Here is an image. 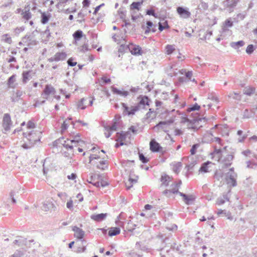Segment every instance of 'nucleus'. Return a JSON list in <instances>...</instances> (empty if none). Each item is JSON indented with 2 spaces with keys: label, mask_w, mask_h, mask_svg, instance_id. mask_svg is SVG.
Wrapping results in <instances>:
<instances>
[{
  "label": "nucleus",
  "mask_w": 257,
  "mask_h": 257,
  "mask_svg": "<svg viewBox=\"0 0 257 257\" xmlns=\"http://www.w3.org/2000/svg\"><path fill=\"white\" fill-rule=\"evenodd\" d=\"M129 51L133 55H141L142 53L141 47L133 44L130 45Z\"/></svg>",
  "instance_id": "nucleus-11"
},
{
  "label": "nucleus",
  "mask_w": 257,
  "mask_h": 257,
  "mask_svg": "<svg viewBox=\"0 0 257 257\" xmlns=\"http://www.w3.org/2000/svg\"><path fill=\"white\" fill-rule=\"evenodd\" d=\"M136 226L135 224L133 223L131 221H130L126 226V229L129 231H133Z\"/></svg>",
  "instance_id": "nucleus-39"
},
{
  "label": "nucleus",
  "mask_w": 257,
  "mask_h": 257,
  "mask_svg": "<svg viewBox=\"0 0 257 257\" xmlns=\"http://www.w3.org/2000/svg\"><path fill=\"white\" fill-rule=\"evenodd\" d=\"M117 122L116 121H115L113 122L112 125L107 126L105 127V129L107 131H115L117 130Z\"/></svg>",
  "instance_id": "nucleus-35"
},
{
  "label": "nucleus",
  "mask_w": 257,
  "mask_h": 257,
  "mask_svg": "<svg viewBox=\"0 0 257 257\" xmlns=\"http://www.w3.org/2000/svg\"><path fill=\"white\" fill-rule=\"evenodd\" d=\"M211 163L209 161H207L205 163H204L202 164L200 169L199 171L201 172L206 173L208 172V165L210 164Z\"/></svg>",
  "instance_id": "nucleus-29"
},
{
  "label": "nucleus",
  "mask_w": 257,
  "mask_h": 257,
  "mask_svg": "<svg viewBox=\"0 0 257 257\" xmlns=\"http://www.w3.org/2000/svg\"><path fill=\"white\" fill-rule=\"evenodd\" d=\"M155 115L156 114L152 108H150L149 109V111L146 114V118H153L155 117Z\"/></svg>",
  "instance_id": "nucleus-40"
},
{
  "label": "nucleus",
  "mask_w": 257,
  "mask_h": 257,
  "mask_svg": "<svg viewBox=\"0 0 257 257\" xmlns=\"http://www.w3.org/2000/svg\"><path fill=\"white\" fill-rule=\"evenodd\" d=\"M84 242L85 243V241L84 240H81L77 242L79 245L77 248V252H84L86 250V245L84 244Z\"/></svg>",
  "instance_id": "nucleus-19"
},
{
  "label": "nucleus",
  "mask_w": 257,
  "mask_h": 257,
  "mask_svg": "<svg viewBox=\"0 0 257 257\" xmlns=\"http://www.w3.org/2000/svg\"><path fill=\"white\" fill-rule=\"evenodd\" d=\"M66 57V54L65 52H58L56 53L54 57L49 58L48 61L50 62L62 61L65 59Z\"/></svg>",
  "instance_id": "nucleus-8"
},
{
  "label": "nucleus",
  "mask_w": 257,
  "mask_h": 257,
  "mask_svg": "<svg viewBox=\"0 0 257 257\" xmlns=\"http://www.w3.org/2000/svg\"><path fill=\"white\" fill-rule=\"evenodd\" d=\"M83 36V32L80 30H77L73 34V37L75 41H79Z\"/></svg>",
  "instance_id": "nucleus-22"
},
{
  "label": "nucleus",
  "mask_w": 257,
  "mask_h": 257,
  "mask_svg": "<svg viewBox=\"0 0 257 257\" xmlns=\"http://www.w3.org/2000/svg\"><path fill=\"white\" fill-rule=\"evenodd\" d=\"M238 2V0H226L223 2V5L224 8H228V11L231 13L233 11V8L236 6Z\"/></svg>",
  "instance_id": "nucleus-4"
},
{
  "label": "nucleus",
  "mask_w": 257,
  "mask_h": 257,
  "mask_svg": "<svg viewBox=\"0 0 257 257\" xmlns=\"http://www.w3.org/2000/svg\"><path fill=\"white\" fill-rule=\"evenodd\" d=\"M66 206L68 209L72 210L73 208V201L72 200L68 201L66 204Z\"/></svg>",
  "instance_id": "nucleus-63"
},
{
  "label": "nucleus",
  "mask_w": 257,
  "mask_h": 257,
  "mask_svg": "<svg viewBox=\"0 0 257 257\" xmlns=\"http://www.w3.org/2000/svg\"><path fill=\"white\" fill-rule=\"evenodd\" d=\"M150 101L148 96H144L142 97L139 102L134 106L128 107L124 103H122L121 105L123 108V113L124 115H134L137 111L145 108L146 106H149Z\"/></svg>",
  "instance_id": "nucleus-1"
},
{
  "label": "nucleus",
  "mask_w": 257,
  "mask_h": 257,
  "mask_svg": "<svg viewBox=\"0 0 257 257\" xmlns=\"http://www.w3.org/2000/svg\"><path fill=\"white\" fill-rule=\"evenodd\" d=\"M89 98H81L77 104V108H80L81 109H84L86 106L84 104V101L87 100Z\"/></svg>",
  "instance_id": "nucleus-28"
},
{
  "label": "nucleus",
  "mask_w": 257,
  "mask_h": 257,
  "mask_svg": "<svg viewBox=\"0 0 257 257\" xmlns=\"http://www.w3.org/2000/svg\"><path fill=\"white\" fill-rule=\"evenodd\" d=\"M120 232V230L119 227H111L108 231V235L110 236H114L118 234Z\"/></svg>",
  "instance_id": "nucleus-20"
},
{
  "label": "nucleus",
  "mask_w": 257,
  "mask_h": 257,
  "mask_svg": "<svg viewBox=\"0 0 257 257\" xmlns=\"http://www.w3.org/2000/svg\"><path fill=\"white\" fill-rule=\"evenodd\" d=\"M150 150L153 152H160L162 149L160 144L155 139H152L150 142Z\"/></svg>",
  "instance_id": "nucleus-10"
},
{
  "label": "nucleus",
  "mask_w": 257,
  "mask_h": 257,
  "mask_svg": "<svg viewBox=\"0 0 257 257\" xmlns=\"http://www.w3.org/2000/svg\"><path fill=\"white\" fill-rule=\"evenodd\" d=\"M58 141H60V143H61V144H62V145L65 147V148H66V149H70V150H71V149H73V145H70V144H67V143H67V141H64V140H63V139H62V140H59ZM71 144H72L71 143Z\"/></svg>",
  "instance_id": "nucleus-37"
},
{
  "label": "nucleus",
  "mask_w": 257,
  "mask_h": 257,
  "mask_svg": "<svg viewBox=\"0 0 257 257\" xmlns=\"http://www.w3.org/2000/svg\"><path fill=\"white\" fill-rule=\"evenodd\" d=\"M223 25L226 27H231L233 26V22L231 21L230 19H228L224 22Z\"/></svg>",
  "instance_id": "nucleus-52"
},
{
  "label": "nucleus",
  "mask_w": 257,
  "mask_h": 257,
  "mask_svg": "<svg viewBox=\"0 0 257 257\" xmlns=\"http://www.w3.org/2000/svg\"><path fill=\"white\" fill-rule=\"evenodd\" d=\"M106 161H102L99 162V164L97 165V168L99 169L104 170L105 168L107 166H104L105 165Z\"/></svg>",
  "instance_id": "nucleus-50"
},
{
  "label": "nucleus",
  "mask_w": 257,
  "mask_h": 257,
  "mask_svg": "<svg viewBox=\"0 0 257 257\" xmlns=\"http://www.w3.org/2000/svg\"><path fill=\"white\" fill-rule=\"evenodd\" d=\"M24 43H27L28 46L35 45L37 44V42L36 40L33 39V37L30 35H26L23 39Z\"/></svg>",
  "instance_id": "nucleus-16"
},
{
  "label": "nucleus",
  "mask_w": 257,
  "mask_h": 257,
  "mask_svg": "<svg viewBox=\"0 0 257 257\" xmlns=\"http://www.w3.org/2000/svg\"><path fill=\"white\" fill-rule=\"evenodd\" d=\"M166 229L169 231H175L177 229V226L174 224L170 225V226H167Z\"/></svg>",
  "instance_id": "nucleus-56"
},
{
  "label": "nucleus",
  "mask_w": 257,
  "mask_h": 257,
  "mask_svg": "<svg viewBox=\"0 0 257 257\" xmlns=\"http://www.w3.org/2000/svg\"><path fill=\"white\" fill-rule=\"evenodd\" d=\"M67 63L68 65L70 66H74L77 64L76 62H73L72 59L71 58H70L68 60Z\"/></svg>",
  "instance_id": "nucleus-62"
},
{
  "label": "nucleus",
  "mask_w": 257,
  "mask_h": 257,
  "mask_svg": "<svg viewBox=\"0 0 257 257\" xmlns=\"http://www.w3.org/2000/svg\"><path fill=\"white\" fill-rule=\"evenodd\" d=\"M80 136L79 134H77L73 137V139L70 141L71 144H79L84 143V141L81 140L80 138Z\"/></svg>",
  "instance_id": "nucleus-26"
},
{
  "label": "nucleus",
  "mask_w": 257,
  "mask_h": 257,
  "mask_svg": "<svg viewBox=\"0 0 257 257\" xmlns=\"http://www.w3.org/2000/svg\"><path fill=\"white\" fill-rule=\"evenodd\" d=\"M171 186L172 187V189L169 190L171 194H179V192H180L179 191V188H177V187H175V186H174L173 184H172L171 185Z\"/></svg>",
  "instance_id": "nucleus-48"
},
{
  "label": "nucleus",
  "mask_w": 257,
  "mask_h": 257,
  "mask_svg": "<svg viewBox=\"0 0 257 257\" xmlns=\"http://www.w3.org/2000/svg\"><path fill=\"white\" fill-rule=\"evenodd\" d=\"M193 120L189 119L187 117H184L182 118L181 122L185 123L186 122H189V124H190L192 122Z\"/></svg>",
  "instance_id": "nucleus-60"
},
{
  "label": "nucleus",
  "mask_w": 257,
  "mask_h": 257,
  "mask_svg": "<svg viewBox=\"0 0 257 257\" xmlns=\"http://www.w3.org/2000/svg\"><path fill=\"white\" fill-rule=\"evenodd\" d=\"M143 1L133 2L131 5V10H140V7L143 4Z\"/></svg>",
  "instance_id": "nucleus-30"
},
{
  "label": "nucleus",
  "mask_w": 257,
  "mask_h": 257,
  "mask_svg": "<svg viewBox=\"0 0 257 257\" xmlns=\"http://www.w3.org/2000/svg\"><path fill=\"white\" fill-rule=\"evenodd\" d=\"M101 80L103 81L104 84H107L111 82V80L109 78H107L106 77L103 76L101 78Z\"/></svg>",
  "instance_id": "nucleus-61"
},
{
  "label": "nucleus",
  "mask_w": 257,
  "mask_h": 257,
  "mask_svg": "<svg viewBox=\"0 0 257 257\" xmlns=\"http://www.w3.org/2000/svg\"><path fill=\"white\" fill-rule=\"evenodd\" d=\"M72 230L74 231L75 237L79 239L83 238L84 235V231L82 229L77 226H74Z\"/></svg>",
  "instance_id": "nucleus-12"
},
{
  "label": "nucleus",
  "mask_w": 257,
  "mask_h": 257,
  "mask_svg": "<svg viewBox=\"0 0 257 257\" xmlns=\"http://www.w3.org/2000/svg\"><path fill=\"white\" fill-rule=\"evenodd\" d=\"M3 126L6 131L10 130L12 124L11 116L9 114L5 113L3 119Z\"/></svg>",
  "instance_id": "nucleus-6"
},
{
  "label": "nucleus",
  "mask_w": 257,
  "mask_h": 257,
  "mask_svg": "<svg viewBox=\"0 0 257 257\" xmlns=\"http://www.w3.org/2000/svg\"><path fill=\"white\" fill-rule=\"evenodd\" d=\"M129 134L128 132L124 133L123 132H118L116 133L117 142H123L124 141L127 137V136Z\"/></svg>",
  "instance_id": "nucleus-18"
},
{
  "label": "nucleus",
  "mask_w": 257,
  "mask_h": 257,
  "mask_svg": "<svg viewBox=\"0 0 257 257\" xmlns=\"http://www.w3.org/2000/svg\"><path fill=\"white\" fill-rule=\"evenodd\" d=\"M199 9L206 10L208 8V5L204 2H201V4L198 6Z\"/></svg>",
  "instance_id": "nucleus-54"
},
{
  "label": "nucleus",
  "mask_w": 257,
  "mask_h": 257,
  "mask_svg": "<svg viewBox=\"0 0 257 257\" xmlns=\"http://www.w3.org/2000/svg\"><path fill=\"white\" fill-rule=\"evenodd\" d=\"M225 200H229L226 196H223V198H218L217 199L216 203L219 205H222L225 203Z\"/></svg>",
  "instance_id": "nucleus-43"
},
{
  "label": "nucleus",
  "mask_w": 257,
  "mask_h": 257,
  "mask_svg": "<svg viewBox=\"0 0 257 257\" xmlns=\"http://www.w3.org/2000/svg\"><path fill=\"white\" fill-rule=\"evenodd\" d=\"M254 51V46L253 45H249L246 49V52L248 54H251Z\"/></svg>",
  "instance_id": "nucleus-51"
},
{
  "label": "nucleus",
  "mask_w": 257,
  "mask_h": 257,
  "mask_svg": "<svg viewBox=\"0 0 257 257\" xmlns=\"http://www.w3.org/2000/svg\"><path fill=\"white\" fill-rule=\"evenodd\" d=\"M199 144H194L192 146V148L190 150V153L192 155L195 154V153L196 152V150L199 148Z\"/></svg>",
  "instance_id": "nucleus-44"
},
{
  "label": "nucleus",
  "mask_w": 257,
  "mask_h": 257,
  "mask_svg": "<svg viewBox=\"0 0 257 257\" xmlns=\"http://www.w3.org/2000/svg\"><path fill=\"white\" fill-rule=\"evenodd\" d=\"M147 15L150 16H153L155 18H157V15L155 13V11L153 9L148 10L146 12Z\"/></svg>",
  "instance_id": "nucleus-53"
},
{
  "label": "nucleus",
  "mask_w": 257,
  "mask_h": 257,
  "mask_svg": "<svg viewBox=\"0 0 257 257\" xmlns=\"http://www.w3.org/2000/svg\"><path fill=\"white\" fill-rule=\"evenodd\" d=\"M170 177L168 175L162 176L161 177V181L162 182V185L165 186L169 185V182L170 181Z\"/></svg>",
  "instance_id": "nucleus-33"
},
{
  "label": "nucleus",
  "mask_w": 257,
  "mask_h": 257,
  "mask_svg": "<svg viewBox=\"0 0 257 257\" xmlns=\"http://www.w3.org/2000/svg\"><path fill=\"white\" fill-rule=\"evenodd\" d=\"M50 18V14H46V13H41V23L43 24H45L48 23Z\"/></svg>",
  "instance_id": "nucleus-21"
},
{
  "label": "nucleus",
  "mask_w": 257,
  "mask_h": 257,
  "mask_svg": "<svg viewBox=\"0 0 257 257\" xmlns=\"http://www.w3.org/2000/svg\"><path fill=\"white\" fill-rule=\"evenodd\" d=\"M214 141L217 142L220 146H222L221 139L218 137H213L212 134H206L202 140V142L205 143H209Z\"/></svg>",
  "instance_id": "nucleus-3"
},
{
  "label": "nucleus",
  "mask_w": 257,
  "mask_h": 257,
  "mask_svg": "<svg viewBox=\"0 0 257 257\" xmlns=\"http://www.w3.org/2000/svg\"><path fill=\"white\" fill-rule=\"evenodd\" d=\"M192 75V71H188V72H185V76L186 78L188 79V80L191 78Z\"/></svg>",
  "instance_id": "nucleus-64"
},
{
  "label": "nucleus",
  "mask_w": 257,
  "mask_h": 257,
  "mask_svg": "<svg viewBox=\"0 0 257 257\" xmlns=\"http://www.w3.org/2000/svg\"><path fill=\"white\" fill-rule=\"evenodd\" d=\"M30 71H24L23 73V82L24 83H26L27 81L29 80Z\"/></svg>",
  "instance_id": "nucleus-41"
},
{
  "label": "nucleus",
  "mask_w": 257,
  "mask_h": 257,
  "mask_svg": "<svg viewBox=\"0 0 257 257\" xmlns=\"http://www.w3.org/2000/svg\"><path fill=\"white\" fill-rule=\"evenodd\" d=\"M182 168V163L181 162L176 163L173 167V171L176 173H178Z\"/></svg>",
  "instance_id": "nucleus-36"
},
{
  "label": "nucleus",
  "mask_w": 257,
  "mask_h": 257,
  "mask_svg": "<svg viewBox=\"0 0 257 257\" xmlns=\"http://www.w3.org/2000/svg\"><path fill=\"white\" fill-rule=\"evenodd\" d=\"M166 49L168 54H171L175 50V48L172 45H168L166 47Z\"/></svg>",
  "instance_id": "nucleus-47"
},
{
  "label": "nucleus",
  "mask_w": 257,
  "mask_h": 257,
  "mask_svg": "<svg viewBox=\"0 0 257 257\" xmlns=\"http://www.w3.org/2000/svg\"><path fill=\"white\" fill-rule=\"evenodd\" d=\"M72 118L71 117H70L68 119H66L65 121H64V122H63V124H62V126H61V132H62V133H63L64 131H65L67 128V127L68 126V125H69V121Z\"/></svg>",
  "instance_id": "nucleus-34"
},
{
  "label": "nucleus",
  "mask_w": 257,
  "mask_h": 257,
  "mask_svg": "<svg viewBox=\"0 0 257 257\" xmlns=\"http://www.w3.org/2000/svg\"><path fill=\"white\" fill-rule=\"evenodd\" d=\"M129 48H130V45H126L124 44H121L118 49V52L119 53H124V52H125L127 50H129Z\"/></svg>",
  "instance_id": "nucleus-38"
},
{
  "label": "nucleus",
  "mask_w": 257,
  "mask_h": 257,
  "mask_svg": "<svg viewBox=\"0 0 257 257\" xmlns=\"http://www.w3.org/2000/svg\"><path fill=\"white\" fill-rule=\"evenodd\" d=\"M255 89L253 87H246L244 89V93L247 95L250 96L254 93Z\"/></svg>",
  "instance_id": "nucleus-32"
},
{
  "label": "nucleus",
  "mask_w": 257,
  "mask_h": 257,
  "mask_svg": "<svg viewBox=\"0 0 257 257\" xmlns=\"http://www.w3.org/2000/svg\"><path fill=\"white\" fill-rule=\"evenodd\" d=\"M233 159V156L232 155H227L224 158L222 161V163L223 164V168H227L230 166L232 164V161Z\"/></svg>",
  "instance_id": "nucleus-14"
},
{
  "label": "nucleus",
  "mask_w": 257,
  "mask_h": 257,
  "mask_svg": "<svg viewBox=\"0 0 257 257\" xmlns=\"http://www.w3.org/2000/svg\"><path fill=\"white\" fill-rule=\"evenodd\" d=\"M107 215V213H100L97 214H92L91 215V219L97 222L101 221L105 219Z\"/></svg>",
  "instance_id": "nucleus-15"
},
{
  "label": "nucleus",
  "mask_w": 257,
  "mask_h": 257,
  "mask_svg": "<svg viewBox=\"0 0 257 257\" xmlns=\"http://www.w3.org/2000/svg\"><path fill=\"white\" fill-rule=\"evenodd\" d=\"M2 39L4 41L9 44H11L12 42L11 38L9 37L8 34L4 35L2 36Z\"/></svg>",
  "instance_id": "nucleus-45"
},
{
  "label": "nucleus",
  "mask_w": 257,
  "mask_h": 257,
  "mask_svg": "<svg viewBox=\"0 0 257 257\" xmlns=\"http://www.w3.org/2000/svg\"><path fill=\"white\" fill-rule=\"evenodd\" d=\"M200 108V105L197 103H195L191 107L188 108L187 110L189 112L191 111L199 110Z\"/></svg>",
  "instance_id": "nucleus-42"
},
{
  "label": "nucleus",
  "mask_w": 257,
  "mask_h": 257,
  "mask_svg": "<svg viewBox=\"0 0 257 257\" xmlns=\"http://www.w3.org/2000/svg\"><path fill=\"white\" fill-rule=\"evenodd\" d=\"M212 154L216 155L218 161H219L222 158V150L220 148L217 149L216 147H215L214 150Z\"/></svg>",
  "instance_id": "nucleus-27"
},
{
  "label": "nucleus",
  "mask_w": 257,
  "mask_h": 257,
  "mask_svg": "<svg viewBox=\"0 0 257 257\" xmlns=\"http://www.w3.org/2000/svg\"><path fill=\"white\" fill-rule=\"evenodd\" d=\"M139 159L143 163H146L149 161V159L146 157L143 154L139 153Z\"/></svg>",
  "instance_id": "nucleus-46"
},
{
  "label": "nucleus",
  "mask_w": 257,
  "mask_h": 257,
  "mask_svg": "<svg viewBox=\"0 0 257 257\" xmlns=\"http://www.w3.org/2000/svg\"><path fill=\"white\" fill-rule=\"evenodd\" d=\"M56 91L55 88L50 85H46L42 94L43 97L47 99L49 95L55 94Z\"/></svg>",
  "instance_id": "nucleus-5"
},
{
  "label": "nucleus",
  "mask_w": 257,
  "mask_h": 257,
  "mask_svg": "<svg viewBox=\"0 0 257 257\" xmlns=\"http://www.w3.org/2000/svg\"><path fill=\"white\" fill-rule=\"evenodd\" d=\"M53 207V204L49 201L45 202L42 207L43 210L48 211Z\"/></svg>",
  "instance_id": "nucleus-23"
},
{
  "label": "nucleus",
  "mask_w": 257,
  "mask_h": 257,
  "mask_svg": "<svg viewBox=\"0 0 257 257\" xmlns=\"http://www.w3.org/2000/svg\"><path fill=\"white\" fill-rule=\"evenodd\" d=\"M237 174L236 173L228 172L226 174L225 180L227 184L230 186H236Z\"/></svg>",
  "instance_id": "nucleus-2"
},
{
  "label": "nucleus",
  "mask_w": 257,
  "mask_h": 257,
  "mask_svg": "<svg viewBox=\"0 0 257 257\" xmlns=\"http://www.w3.org/2000/svg\"><path fill=\"white\" fill-rule=\"evenodd\" d=\"M172 122V121H160L159 122V123L156 125V127L161 126L162 125L169 124Z\"/></svg>",
  "instance_id": "nucleus-57"
},
{
  "label": "nucleus",
  "mask_w": 257,
  "mask_h": 257,
  "mask_svg": "<svg viewBox=\"0 0 257 257\" xmlns=\"http://www.w3.org/2000/svg\"><path fill=\"white\" fill-rule=\"evenodd\" d=\"M177 13L180 15V16L184 18H188L190 17L191 13L188 11L187 9L184 8L183 7H179L177 9Z\"/></svg>",
  "instance_id": "nucleus-9"
},
{
  "label": "nucleus",
  "mask_w": 257,
  "mask_h": 257,
  "mask_svg": "<svg viewBox=\"0 0 257 257\" xmlns=\"http://www.w3.org/2000/svg\"><path fill=\"white\" fill-rule=\"evenodd\" d=\"M247 168H251V169H256L257 167V164L252 162L251 161H247Z\"/></svg>",
  "instance_id": "nucleus-49"
},
{
  "label": "nucleus",
  "mask_w": 257,
  "mask_h": 257,
  "mask_svg": "<svg viewBox=\"0 0 257 257\" xmlns=\"http://www.w3.org/2000/svg\"><path fill=\"white\" fill-rule=\"evenodd\" d=\"M17 193L18 192L15 191H12L10 194V197L8 199L11 200L13 204H15L17 202L16 199V198L17 197L16 196Z\"/></svg>",
  "instance_id": "nucleus-31"
},
{
  "label": "nucleus",
  "mask_w": 257,
  "mask_h": 257,
  "mask_svg": "<svg viewBox=\"0 0 257 257\" xmlns=\"http://www.w3.org/2000/svg\"><path fill=\"white\" fill-rule=\"evenodd\" d=\"M179 195L182 197L183 200L187 205H191L195 199V196L192 194L186 195L182 192H179Z\"/></svg>",
  "instance_id": "nucleus-7"
},
{
  "label": "nucleus",
  "mask_w": 257,
  "mask_h": 257,
  "mask_svg": "<svg viewBox=\"0 0 257 257\" xmlns=\"http://www.w3.org/2000/svg\"><path fill=\"white\" fill-rule=\"evenodd\" d=\"M228 96L234 99H239L238 94L235 92L230 93Z\"/></svg>",
  "instance_id": "nucleus-55"
},
{
  "label": "nucleus",
  "mask_w": 257,
  "mask_h": 257,
  "mask_svg": "<svg viewBox=\"0 0 257 257\" xmlns=\"http://www.w3.org/2000/svg\"><path fill=\"white\" fill-rule=\"evenodd\" d=\"M89 49L88 48V46L87 44H84L80 50V51L84 53L85 51H88Z\"/></svg>",
  "instance_id": "nucleus-59"
},
{
  "label": "nucleus",
  "mask_w": 257,
  "mask_h": 257,
  "mask_svg": "<svg viewBox=\"0 0 257 257\" xmlns=\"http://www.w3.org/2000/svg\"><path fill=\"white\" fill-rule=\"evenodd\" d=\"M15 80V75H13L9 77L8 79V83L9 85L12 84Z\"/></svg>",
  "instance_id": "nucleus-58"
},
{
  "label": "nucleus",
  "mask_w": 257,
  "mask_h": 257,
  "mask_svg": "<svg viewBox=\"0 0 257 257\" xmlns=\"http://www.w3.org/2000/svg\"><path fill=\"white\" fill-rule=\"evenodd\" d=\"M25 12H23L22 15H23V18L27 20H29L31 18V14L30 12V8H29V6L25 8Z\"/></svg>",
  "instance_id": "nucleus-25"
},
{
  "label": "nucleus",
  "mask_w": 257,
  "mask_h": 257,
  "mask_svg": "<svg viewBox=\"0 0 257 257\" xmlns=\"http://www.w3.org/2000/svg\"><path fill=\"white\" fill-rule=\"evenodd\" d=\"M202 119V118H199L198 119H193L192 122L190 124L188 125V128L189 129H192L194 131L198 130L199 128L202 127V125L198 126L199 123V121H201Z\"/></svg>",
  "instance_id": "nucleus-13"
},
{
  "label": "nucleus",
  "mask_w": 257,
  "mask_h": 257,
  "mask_svg": "<svg viewBox=\"0 0 257 257\" xmlns=\"http://www.w3.org/2000/svg\"><path fill=\"white\" fill-rule=\"evenodd\" d=\"M111 90L114 94H116L124 97L127 96L129 94L127 91H121L114 86H111Z\"/></svg>",
  "instance_id": "nucleus-17"
},
{
  "label": "nucleus",
  "mask_w": 257,
  "mask_h": 257,
  "mask_svg": "<svg viewBox=\"0 0 257 257\" xmlns=\"http://www.w3.org/2000/svg\"><path fill=\"white\" fill-rule=\"evenodd\" d=\"M244 45L243 41H239L236 42H231L230 43V46L235 49H238L239 47L243 46Z\"/></svg>",
  "instance_id": "nucleus-24"
}]
</instances>
